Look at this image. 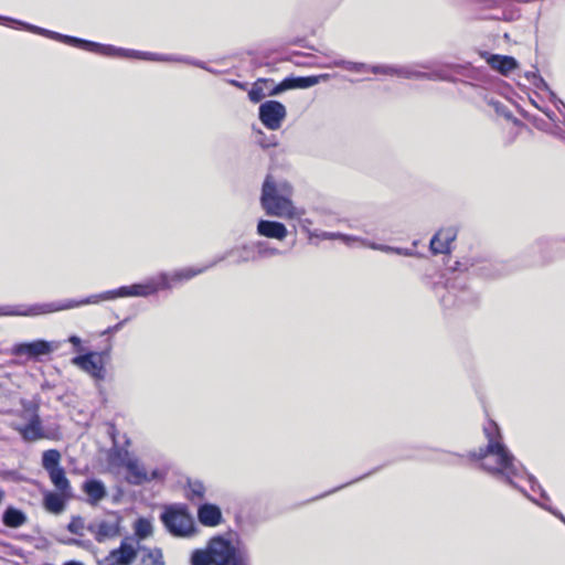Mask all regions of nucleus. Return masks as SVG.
Masks as SVG:
<instances>
[{"instance_id": "7ed1b4c3", "label": "nucleus", "mask_w": 565, "mask_h": 565, "mask_svg": "<svg viewBox=\"0 0 565 565\" xmlns=\"http://www.w3.org/2000/svg\"><path fill=\"white\" fill-rule=\"evenodd\" d=\"M28 30L33 31L39 34H45L47 36H51L53 39H60L66 43L73 44L75 46L93 51V52H100L106 55H115L124 58H137V60H146V61H164V62H171L172 66L174 67H198V68H204V65L201 62L191 61L188 58H181L175 57L172 55H160L156 53H149V52H141V51H135V50H125V49H117L110 45L104 46L99 45L95 42H89L85 40H81L77 38H72L67 35H61L55 32H51L38 26L23 24Z\"/></svg>"}, {"instance_id": "a19ab883", "label": "nucleus", "mask_w": 565, "mask_h": 565, "mask_svg": "<svg viewBox=\"0 0 565 565\" xmlns=\"http://www.w3.org/2000/svg\"><path fill=\"white\" fill-rule=\"evenodd\" d=\"M558 103L565 109V104L562 100H558Z\"/></svg>"}, {"instance_id": "1a4fd4ad", "label": "nucleus", "mask_w": 565, "mask_h": 565, "mask_svg": "<svg viewBox=\"0 0 565 565\" xmlns=\"http://www.w3.org/2000/svg\"><path fill=\"white\" fill-rule=\"evenodd\" d=\"M22 418L25 424H15L14 429L20 433L24 440L34 441L46 437L35 406L24 407Z\"/></svg>"}, {"instance_id": "4c0bfd02", "label": "nucleus", "mask_w": 565, "mask_h": 565, "mask_svg": "<svg viewBox=\"0 0 565 565\" xmlns=\"http://www.w3.org/2000/svg\"><path fill=\"white\" fill-rule=\"evenodd\" d=\"M65 565H83V564L79 562H68Z\"/></svg>"}, {"instance_id": "4be33fe9", "label": "nucleus", "mask_w": 565, "mask_h": 565, "mask_svg": "<svg viewBox=\"0 0 565 565\" xmlns=\"http://www.w3.org/2000/svg\"><path fill=\"white\" fill-rule=\"evenodd\" d=\"M28 521L26 514L13 507L6 509L2 515V522L6 526L17 529L24 525Z\"/></svg>"}, {"instance_id": "ddd939ff", "label": "nucleus", "mask_w": 565, "mask_h": 565, "mask_svg": "<svg viewBox=\"0 0 565 565\" xmlns=\"http://www.w3.org/2000/svg\"><path fill=\"white\" fill-rule=\"evenodd\" d=\"M72 364L79 367L82 371L88 373L97 380H103L105 370L103 365L102 354L97 352H89L72 359Z\"/></svg>"}, {"instance_id": "9d476101", "label": "nucleus", "mask_w": 565, "mask_h": 565, "mask_svg": "<svg viewBox=\"0 0 565 565\" xmlns=\"http://www.w3.org/2000/svg\"><path fill=\"white\" fill-rule=\"evenodd\" d=\"M119 525L120 518L116 513H111L104 519L95 520L89 523L87 531L95 536L96 541L104 542L119 534Z\"/></svg>"}, {"instance_id": "37998d69", "label": "nucleus", "mask_w": 565, "mask_h": 565, "mask_svg": "<svg viewBox=\"0 0 565 565\" xmlns=\"http://www.w3.org/2000/svg\"><path fill=\"white\" fill-rule=\"evenodd\" d=\"M297 66H303V64H300L299 62H296Z\"/></svg>"}, {"instance_id": "b1692460", "label": "nucleus", "mask_w": 565, "mask_h": 565, "mask_svg": "<svg viewBox=\"0 0 565 565\" xmlns=\"http://www.w3.org/2000/svg\"><path fill=\"white\" fill-rule=\"evenodd\" d=\"M227 256H236L237 263H244L256 259V247L255 244L243 245L236 247L227 253Z\"/></svg>"}, {"instance_id": "20e7f679", "label": "nucleus", "mask_w": 565, "mask_h": 565, "mask_svg": "<svg viewBox=\"0 0 565 565\" xmlns=\"http://www.w3.org/2000/svg\"><path fill=\"white\" fill-rule=\"evenodd\" d=\"M292 193L290 183L277 181L271 175H267L262 189L260 205L269 216L285 220L300 218L305 211L294 204Z\"/></svg>"}, {"instance_id": "7c9ffc66", "label": "nucleus", "mask_w": 565, "mask_h": 565, "mask_svg": "<svg viewBox=\"0 0 565 565\" xmlns=\"http://www.w3.org/2000/svg\"><path fill=\"white\" fill-rule=\"evenodd\" d=\"M333 67H341V68H345V70H353V68H364L366 67L365 64H358V63H352V62H349V61H335L333 64H332Z\"/></svg>"}, {"instance_id": "c9c22d12", "label": "nucleus", "mask_w": 565, "mask_h": 565, "mask_svg": "<svg viewBox=\"0 0 565 565\" xmlns=\"http://www.w3.org/2000/svg\"><path fill=\"white\" fill-rule=\"evenodd\" d=\"M72 543L83 546L85 548H89L92 546V543L89 541L73 540Z\"/></svg>"}, {"instance_id": "f257e3e1", "label": "nucleus", "mask_w": 565, "mask_h": 565, "mask_svg": "<svg viewBox=\"0 0 565 565\" xmlns=\"http://www.w3.org/2000/svg\"><path fill=\"white\" fill-rule=\"evenodd\" d=\"M207 267H205L206 269ZM204 271V268H184L173 273L172 275L161 274L159 277L151 279L147 284H136L129 287H121L116 290L93 295L79 302L68 301L62 306L54 303L34 305L28 309L22 307L3 306L0 307V316H39L58 310L70 309L82 305L98 303L100 301L113 300L119 297H146L157 292L160 289H169L173 285L189 280Z\"/></svg>"}, {"instance_id": "c85d7f7f", "label": "nucleus", "mask_w": 565, "mask_h": 565, "mask_svg": "<svg viewBox=\"0 0 565 565\" xmlns=\"http://www.w3.org/2000/svg\"><path fill=\"white\" fill-rule=\"evenodd\" d=\"M68 531L75 535L83 536L87 526H85V522L79 516H74L67 526Z\"/></svg>"}, {"instance_id": "0eeeda50", "label": "nucleus", "mask_w": 565, "mask_h": 565, "mask_svg": "<svg viewBox=\"0 0 565 565\" xmlns=\"http://www.w3.org/2000/svg\"><path fill=\"white\" fill-rule=\"evenodd\" d=\"M111 463L126 468V480L134 486H140L157 479H163L166 472L162 469L147 470L138 458L131 456L128 451L116 450L111 455Z\"/></svg>"}, {"instance_id": "a878e982", "label": "nucleus", "mask_w": 565, "mask_h": 565, "mask_svg": "<svg viewBox=\"0 0 565 565\" xmlns=\"http://www.w3.org/2000/svg\"><path fill=\"white\" fill-rule=\"evenodd\" d=\"M152 523L146 518L138 519L134 524V531L139 540H145L152 534Z\"/></svg>"}, {"instance_id": "ea45409f", "label": "nucleus", "mask_w": 565, "mask_h": 565, "mask_svg": "<svg viewBox=\"0 0 565 565\" xmlns=\"http://www.w3.org/2000/svg\"><path fill=\"white\" fill-rule=\"evenodd\" d=\"M531 75H532L533 79H535V81L539 79L536 76V73H531Z\"/></svg>"}, {"instance_id": "5701e85b", "label": "nucleus", "mask_w": 565, "mask_h": 565, "mask_svg": "<svg viewBox=\"0 0 565 565\" xmlns=\"http://www.w3.org/2000/svg\"><path fill=\"white\" fill-rule=\"evenodd\" d=\"M49 477L56 491L64 494H72V487L63 468L49 472Z\"/></svg>"}, {"instance_id": "6e6552de", "label": "nucleus", "mask_w": 565, "mask_h": 565, "mask_svg": "<svg viewBox=\"0 0 565 565\" xmlns=\"http://www.w3.org/2000/svg\"><path fill=\"white\" fill-rule=\"evenodd\" d=\"M161 519L168 531L173 535L189 536L193 533V520L182 509L170 508L161 515Z\"/></svg>"}, {"instance_id": "39448f33", "label": "nucleus", "mask_w": 565, "mask_h": 565, "mask_svg": "<svg viewBox=\"0 0 565 565\" xmlns=\"http://www.w3.org/2000/svg\"><path fill=\"white\" fill-rule=\"evenodd\" d=\"M192 565H250L249 556L243 546L215 536L205 548L195 550L191 555Z\"/></svg>"}, {"instance_id": "c756f323", "label": "nucleus", "mask_w": 565, "mask_h": 565, "mask_svg": "<svg viewBox=\"0 0 565 565\" xmlns=\"http://www.w3.org/2000/svg\"><path fill=\"white\" fill-rule=\"evenodd\" d=\"M255 247H256V255L258 257H268V256H274V255H277L279 254V250L274 248V247H270L268 246L266 243L264 242H257L255 243Z\"/></svg>"}, {"instance_id": "f8f14e48", "label": "nucleus", "mask_w": 565, "mask_h": 565, "mask_svg": "<svg viewBox=\"0 0 565 565\" xmlns=\"http://www.w3.org/2000/svg\"><path fill=\"white\" fill-rule=\"evenodd\" d=\"M60 342L36 340L29 343L17 344L12 352L15 355H26L29 358L38 359L42 355H49L60 348Z\"/></svg>"}, {"instance_id": "2f4dec72", "label": "nucleus", "mask_w": 565, "mask_h": 565, "mask_svg": "<svg viewBox=\"0 0 565 565\" xmlns=\"http://www.w3.org/2000/svg\"><path fill=\"white\" fill-rule=\"evenodd\" d=\"M68 341L75 347L76 351L81 352L83 351V348H82V340L81 338H78L77 335H71L68 338Z\"/></svg>"}, {"instance_id": "9b49d317", "label": "nucleus", "mask_w": 565, "mask_h": 565, "mask_svg": "<svg viewBox=\"0 0 565 565\" xmlns=\"http://www.w3.org/2000/svg\"><path fill=\"white\" fill-rule=\"evenodd\" d=\"M286 117V108L276 100H269L260 105L259 118L262 122L270 130L280 128Z\"/></svg>"}, {"instance_id": "aec40b11", "label": "nucleus", "mask_w": 565, "mask_h": 565, "mask_svg": "<svg viewBox=\"0 0 565 565\" xmlns=\"http://www.w3.org/2000/svg\"><path fill=\"white\" fill-rule=\"evenodd\" d=\"M82 489L87 495V502L93 505L100 502L107 495L106 487L100 480H86Z\"/></svg>"}, {"instance_id": "6ab92c4d", "label": "nucleus", "mask_w": 565, "mask_h": 565, "mask_svg": "<svg viewBox=\"0 0 565 565\" xmlns=\"http://www.w3.org/2000/svg\"><path fill=\"white\" fill-rule=\"evenodd\" d=\"M72 497V494H64L60 491H46L43 495L44 508L54 514H60L65 509L66 501Z\"/></svg>"}, {"instance_id": "473e14b6", "label": "nucleus", "mask_w": 565, "mask_h": 565, "mask_svg": "<svg viewBox=\"0 0 565 565\" xmlns=\"http://www.w3.org/2000/svg\"><path fill=\"white\" fill-rule=\"evenodd\" d=\"M527 480L529 482L531 483V489L534 491L535 488L537 487L540 490H541V495L542 498H544L545 500H548V497L547 494L541 489V487L536 483V481L534 480V478L532 476H527Z\"/></svg>"}, {"instance_id": "4468645a", "label": "nucleus", "mask_w": 565, "mask_h": 565, "mask_svg": "<svg viewBox=\"0 0 565 565\" xmlns=\"http://www.w3.org/2000/svg\"><path fill=\"white\" fill-rule=\"evenodd\" d=\"M138 542L125 540L119 548L114 550L105 558L106 565H129L136 558Z\"/></svg>"}, {"instance_id": "79ce46f5", "label": "nucleus", "mask_w": 565, "mask_h": 565, "mask_svg": "<svg viewBox=\"0 0 565 565\" xmlns=\"http://www.w3.org/2000/svg\"><path fill=\"white\" fill-rule=\"evenodd\" d=\"M371 71L376 72V71H380V70L377 67H372Z\"/></svg>"}, {"instance_id": "a211bd4d", "label": "nucleus", "mask_w": 565, "mask_h": 565, "mask_svg": "<svg viewBox=\"0 0 565 565\" xmlns=\"http://www.w3.org/2000/svg\"><path fill=\"white\" fill-rule=\"evenodd\" d=\"M480 55L493 71H513L519 67L518 62L511 56L490 54L487 52H482Z\"/></svg>"}, {"instance_id": "2eb2a0df", "label": "nucleus", "mask_w": 565, "mask_h": 565, "mask_svg": "<svg viewBox=\"0 0 565 565\" xmlns=\"http://www.w3.org/2000/svg\"><path fill=\"white\" fill-rule=\"evenodd\" d=\"M457 237V228L454 226L439 230L431 238L429 248L433 254H447L451 243Z\"/></svg>"}, {"instance_id": "c03bdc74", "label": "nucleus", "mask_w": 565, "mask_h": 565, "mask_svg": "<svg viewBox=\"0 0 565 565\" xmlns=\"http://www.w3.org/2000/svg\"><path fill=\"white\" fill-rule=\"evenodd\" d=\"M1 19H2V18L0 17V20H1Z\"/></svg>"}, {"instance_id": "412c9836", "label": "nucleus", "mask_w": 565, "mask_h": 565, "mask_svg": "<svg viewBox=\"0 0 565 565\" xmlns=\"http://www.w3.org/2000/svg\"><path fill=\"white\" fill-rule=\"evenodd\" d=\"M198 516L202 524L207 526H215L220 524L222 513L218 507L214 504H203L198 511Z\"/></svg>"}, {"instance_id": "f3484780", "label": "nucleus", "mask_w": 565, "mask_h": 565, "mask_svg": "<svg viewBox=\"0 0 565 565\" xmlns=\"http://www.w3.org/2000/svg\"><path fill=\"white\" fill-rule=\"evenodd\" d=\"M257 234L267 238L282 241L286 238L288 230L280 222L260 220L257 224Z\"/></svg>"}, {"instance_id": "72a5a7b5", "label": "nucleus", "mask_w": 565, "mask_h": 565, "mask_svg": "<svg viewBox=\"0 0 565 565\" xmlns=\"http://www.w3.org/2000/svg\"><path fill=\"white\" fill-rule=\"evenodd\" d=\"M339 235H341V233L322 232L321 234L317 235V237L322 239H339Z\"/></svg>"}, {"instance_id": "cd10ccee", "label": "nucleus", "mask_w": 565, "mask_h": 565, "mask_svg": "<svg viewBox=\"0 0 565 565\" xmlns=\"http://www.w3.org/2000/svg\"><path fill=\"white\" fill-rule=\"evenodd\" d=\"M205 488L200 481H190L188 486V498L191 500H201L204 495Z\"/></svg>"}, {"instance_id": "423d86ee", "label": "nucleus", "mask_w": 565, "mask_h": 565, "mask_svg": "<svg viewBox=\"0 0 565 565\" xmlns=\"http://www.w3.org/2000/svg\"><path fill=\"white\" fill-rule=\"evenodd\" d=\"M328 75L306 76L297 78H286L279 85L270 79H257L252 88L248 90V96L252 102H259L266 96L277 95L284 90L292 88H308L317 85L321 81H327Z\"/></svg>"}, {"instance_id": "bb28decb", "label": "nucleus", "mask_w": 565, "mask_h": 565, "mask_svg": "<svg viewBox=\"0 0 565 565\" xmlns=\"http://www.w3.org/2000/svg\"><path fill=\"white\" fill-rule=\"evenodd\" d=\"M141 565H163V557L161 551H148L141 558Z\"/></svg>"}, {"instance_id": "f03ea898", "label": "nucleus", "mask_w": 565, "mask_h": 565, "mask_svg": "<svg viewBox=\"0 0 565 565\" xmlns=\"http://www.w3.org/2000/svg\"><path fill=\"white\" fill-rule=\"evenodd\" d=\"M483 431L488 440L487 447L480 449L473 457L481 461V467L490 473L502 475L512 486V479L519 477L523 468L518 465L514 456L502 443V436L498 425L490 420Z\"/></svg>"}, {"instance_id": "e433bc0d", "label": "nucleus", "mask_w": 565, "mask_h": 565, "mask_svg": "<svg viewBox=\"0 0 565 565\" xmlns=\"http://www.w3.org/2000/svg\"><path fill=\"white\" fill-rule=\"evenodd\" d=\"M230 83L241 89H246V84L238 81H230Z\"/></svg>"}, {"instance_id": "58836bf2", "label": "nucleus", "mask_w": 565, "mask_h": 565, "mask_svg": "<svg viewBox=\"0 0 565 565\" xmlns=\"http://www.w3.org/2000/svg\"><path fill=\"white\" fill-rule=\"evenodd\" d=\"M3 498H4V492L2 490H0V503L2 502Z\"/></svg>"}, {"instance_id": "f704fd0d", "label": "nucleus", "mask_w": 565, "mask_h": 565, "mask_svg": "<svg viewBox=\"0 0 565 565\" xmlns=\"http://www.w3.org/2000/svg\"><path fill=\"white\" fill-rule=\"evenodd\" d=\"M542 508H544L545 510L552 512L554 515H556L557 518H559L564 523H565V518L563 514H561L559 512L553 510L551 507L548 505H545V504H542V503H539Z\"/></svg>"}, {"instance_id": "dca6fc26", "label": "nucleus", "mask_w": 565, "mask_h": 565, "mask_svg": "<svg viewBox=\"0 0 565 565\" xmlns=\"http://www.w3.org/2000/svg\"><path fill=\"white\" fill-rule=\"evenodd\" d=\"M339 239H341L348 246H351L353 243H360L361 245L366 246L374 250H381L384 253H394V254L402 255V256H413L414 255V253L412 250L406 249V248L376 244V243L370 242L367 239H363L358 236H351V235H347V234H342V233H341V235H339Z\"/></svg>"}, {"instance_id": "393cba45", "label": "nucleus", "mask_w": 565, "mask_h": 565, "mask_svg": "<svg viewBox=\"0 0 565 565\" xmlns=\"http://www.w3.org/2000/svg\"><path fill=\"white\" fill-rule=\"evenodd\" d=\"M61 454L55 449H50L42 455V467L49 472L62 468L60 466Z\"/></svg>"}]
</instances>
